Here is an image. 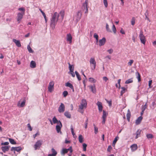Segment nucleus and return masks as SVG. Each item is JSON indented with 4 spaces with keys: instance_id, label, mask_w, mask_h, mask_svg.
<instances>
[{
    "instance_id": "f257e3e1",
    "label": "nucleus",
    "mask_w": 156,
    "mask_h": 156,
    "mask_svg": "<svg viewBox=\"0 0 156 156\" xmlns=\"http://www.w3.org/2000/svg\"><path fill=\"white\" fill-rule=\"evenodd\" d=\"M59 15L57 12L54 13L51 19L50 27L52 29L55 28V26L58 20Z\"/></svg>"
},
{
    "instance_id": "f03ea898",
    "label": "nucleus",
    "mask_w": 156,
    "mask_h": 156,
    "mask_svg": "<svg viewBox=\"0 0 156 156\" xmlns=\"http://www.w3.org/2000/svg\"><path fill=\"white\" fill-rule=\"evenodd\" d=\"M87 103L85 99H83L81 102L80 105L79 106V109L83 110L87 107Z\"/></svg>"
},
{
    "instance_id": "7ed1b4c3",
    "label": "nucleus",
    "mask_w": 156,
    "mask_h": 156,
    "mask_svg": "<svg viewBox=\"0 0 156 156\" xmlns=\"http://www.w3.org/2000/svg\"><path fill=\"white\" fill-rule=\"evenodd\" d=\"M139 37L141 42L143 44H145L146 39L145 36L143 34V31L142 30H140V31Z\"/></svg>"
},
{
    "instance_id": "20e7f679",
    "label": "nucleus",
    "mask_w": 156,
    "mask_h": 156,
    "mask_svg": "<svg viewBox=\"0 0 156 156\" xmlns=\"http://www.w3.org/2000/svg\"><path fill=\"white\" fill-rule=\"evenodd\" d=\"M43 141L41 140H39L37 141L34 145V147L35 150L37 149H39L42 144Z\"/></svg>"
},
{
    "instance_id": "39448f33",
    "label": "nucleus",
    "mask_w": 156,
    "mask_h": 156,
    "mask_svg": "<svg viewBox=\"0 0 156 156\" xmlns=\"http://www.w3.org/2000/svg\"><path fill=\"white\" fill-rule=\"evenodd\" d=\"M82 16V13L80 11H78L76 15L74 16L73 20L75 19L76 21H79L81 19Z\"/></svg>"
},
{
    "instance_id": "423d86ee",
    "label": "nucleus",
    "mask_w": 156,
    "mask_h": 156,
    "mask_svg": "<svg viewBox=\"0 0 156 156\" xmlns=\"http://www.w3.org/2000/svg\"><path fill=\"white\" fill-rule=\"evenodd\" d=\"M25 103L26 100L25 99H23V101H22L20 100L18 102L17 106L20 108L23 107L25 105Z\"/></svg>"
},
{
    "instance_id": "0eeeda50",
    "label": "nucleus",
    "mask_w": 156,
    "mask_h": 156,
    "mask_svg": "<svg viewBox=\"0 0 156 156\" xmlns=\"http://www.w3.org/2000/svg\"><path fill=\"white\" fill-rule=\"evenodd\" d=\"M54 83L53 81H51L49 83L48 89L50 92H51L52 90L54 89Z\"/></svg>"
},
{
    "instance_id": "6e6552de",
    "label": "nucleus",
    "mask_w": 156,
    "mask_h": 156,
    "mask_svg": "<svg viewBox=\"0 0 156 156\" xmlns=\"http://www.w3.org/2000/svg\"><path fill=\"white\" fill-rule=\"evenodd\" d=\"M62 127V124L60 121H59V123L56 126V130L58 133H61V129Z\"/></svg>"
},
{
    "instance_id": "1a4fd4ad",
    "label": "nucleus",
    "mask_w": 156,
    "mask_h": 156,
    "mask_svg": "<svg viewBox=\"0 0 156 156\" xmlns=\"http://www.w3.org/2000/svg\"><path fill=\"white\" fill-rule=\"evenodd\" d=\"M90 64L94 65V68L91 67L92 70H94L96 66V62L94 58H91L90 59Z\"/></svg>"
},
{
    "instance_id": "9d476101",
    "label": "nucleus",
    "mask_w": 156,
    "mask_h": 156,
    "mask_svg": "<svg viewBox=\"0 0 156 156\" xmlns=\"http://www.w3.org/2000/svg\"><path fill=\"white\" fill-rule=\"evenodd\" d=\"M24 14L23 13L19 12L17 16V20L19 21V23H20L21 19L23 18V15Z\"/></svg>"
},
{
    "instance_id": "9b49d317",
    "label": "nucleus",
    "mask_w": 156,
    "mask_h": 156,
    "mask_svg": "<svg viewBox=\"0 0 156 156\" xmlns=\"http://www.w3.org/2000/svg\"><path fill=\"white\" fill-rule=\"evenodd\" d=\"M65 111V105L62 103H61L58 108V111L60 112H63Z\"/></svg>"
},
{
    "instance_id": "f8f14e48",
    "label": "nucleus",
    "mask_w": 156,
    "mask_h": 156,
    "mask_svg": "<svg viewBox=\"0 0 156 156\" xmlns=\"http://www.w3.org/2000/svg\"><path fill=\"white\" fill-rule=\"evenodd\" d=\"M103 114L102 117L103 120L102 121V123L104 124L105 122L106 118L108 115V113H106V112L104 110L103 111Z\"/></svg>"
},
{
    "instance_id": "ddd939ff",
    "label": "nucleus",
    "mask_w": 156,
    "mask_h": 156,
    "mask_svg": "<svg viewBox=\"0 0 156 156\" xmlns=\"http://www.w3.org/2000/svg\"><path fill=\"white\" fill-rule=\"evenodd\" d=\"M66 40L67 41L69 42V44L72 42V37L71 34H68L66 35Z\"/></svg>"
},
{
    "instance_id": "4468645a",
    "label": "nucleus",
    "mask_w": 156,
    "mask_h": 156,
    "mask_svg": "<svg viewBox=\"0 0 156 156\" xmlns=\"http://www.w3.org/2000/svg\"><path fill=\"white\" fill-rule=\"evenodd\" d=\"M106 42V39L105 37H103L101 39L99 40V45L100 46L103 45L105 44Z\"/></svg>"
},
{
    "instance_id": "2eb2a0df",
    "label": "nucleus",
    "mask_w": 156,
    "mask_h": 156,
    "mask_svg": "<svg viewBox=\"0 0 156 156\" xmlns=\"http://www.w3.org/2000/svg\"><path fill=\"white\" fill-rule=\"evenodd\" d=\"M97 105L98 106L99 112H102L103 109V106L101 102L98 101L97 103Z\"/></svg>"
},
{
    "instance_id": "dca6fc26",
    "label": "nucleus",
    "mask_w": 156,
    "mask_h": 156,
    "mask_svg": "<svg viewBox=\"0 0 156 156\" xmlns=\"http://www.w3.org/2000/svg\"><path fill=\"white\" fill-rule=\"evenodd\" d=\"M22 150V147H11V150L12 151L19 152Z\"/></svg>"
},
{
    "instance_id": "f3484780",
    "label": "nucleus",
    "mask_w": 156,
    "mask_h": 156,
    "mask_svg": "<svg viewBox=\"0 0 156 156\" xmlns=\"http://www.w3.org/2000/svg\"><path fill=\"white\" fill-rule=\"evenodd\" d=\"M88 2V0H85V2L84 3L82 6V9L83 10H84L86 9L87 8V5Z\"/></svg>"
},
{
    "instance_id": "a211bd4d",
    "label": "nucleus",
    "mask_w": 156,
    "mask_h": 156,
    "mask_svg": "<svg viewBox=\"0 0 156 156\" xmlns=\"http://www.w3.org/2000/svg\"><path fill=\"white\" fill-rule=\"evenodd\" d=\"M90 88L91 89V91L94 93H95L96 92V89L95 84L93 85L89 86Z\"/></svg>"
},
{
    "instance_id": "6ab92c4d",
    "label": "nucleus",
    "mask_w": 156,
    "mask_h": 156,
    "mask_svg": "<svg viewBox=\"0 0 156 156\" xmlns=\"http://www.w3.org/2000/svg\"><path fill=\"white\" fill-rule=\"evenodd\" d=\"M9 147H10V146H3L1 147V149L5 153L6 151H7L9 150Z\"/></svg>"
},
{
    "instance_id": "aec40b11",
    "label": "nucleus",
    "mask_w": 156,
    "mask_h": 156,
    "mask_svg": "<svg viewBox=\"0 0 156 156\" xmlns=\"http://www.w3.org/2000/svg\"><path fill=\"white\" fill-rule=\"evenodd\" d=\"M51 151L52 153L48 154V156H55L56 155L57 153L54 148L51 149Z\"/></svg>"
},
{
    "instance_id": "412c9836",
    "label": "nucleus",
    "mask_w": 156,
    "mask_h": 156,
    "mask_svg": "<svg viewBox=\"0 0 156 156\" xmlns=\"http://www.w3.org/2000/svg\"><path fill=\"white\" fill-rule=\"evenodd\" d=\"M13 41L16 44V45L18 47H21V44L20 41L19 40H17L15 39H13Z\"/></svg>"
},
{
    "instance_id": "4be33fe9",
    "label": "nucleus",
    "mask_w": 156,
    "mask_h": 156,
    "mask_svg": "<svg viewBox=\"0 0 156 156\" xmlns=\"http://www.w3.org/2000/svg\"><path fill=\"white\" fill-rule=\"evenodd\" d=\"M143 117L141 116H139L136 121V125H138L140 124L142 120V119Z\"/></svg>"
},
{
    "instance_id": "5701e85b",
    "label": "nucleus",
    "mask_w": 156,
    "mask_h": 156,
    "mask_svg": "<svg viewBox=\"0 0 156 156\" xmlns=\"http://www.w3.org/2000/svg\"><path fill=\"white\" fill-rule=\"evenodd\" d=\"M30 67L31 68H35L36 67V63L34 61H32L30 63Z\"/></svg>"
},
{
    "instance_id": "b1692460",
    "label": "nucleus",
    "mask_w": 156,
    "mask_h": 156,
    "mask_svg": "<svg viewBox=\"0 0 156 156\" xmlns=\"http://www.w3.org/2000/svg\"><path fill=\"white\" fill-rule=\"evenodd\" d=\"M131 116V113L129 109H128L127 111V113L126 114V118L127 120L129 122L130 120V118Z\"/></svg>"
},
{
    "instance_id": "393cba45",
    "label": "nucleus",
    "mask_w": 156,
    "mask_h": 156,
    "mask_svg": "<svg viewBox=\"0 0 156 156\" xmlns=\"http://www.w3.org/2000/svg\"><path fill=\"white\" fill-rule=\"evenodd\" d=\"M120 88L122 89V90L121 91L120 95L122 96L127 90V89L123 87H121Z\"/></svg>"
},
{
    "instance_id": "a878e982",
    "label": "nucleus",
    "mask_w": 156,
    "mask_h": 156,
    "mask_svg": "<svg viewBox=\"0 0 156 156\" xmlns=\"http://www.w3.org/2000/svg\"><path fill=\"white\" fill-rule=\"evenodd\" d=\"M68 64L69 66V68L70 72H73L74 69L73 65H71L69 62L68 63Z\"/></svg>"
},
{
    "instance_id": "bb28decb",
    "label": "nucleus",
    "mask_w": 156,
    "mask_h": 156,
    "mask_svg": "<svg viewBox=\"0 0 156 156\" xmlns=\"http://www.w3.org/2000/svg\"><path fill=\"white\" fill-rule=\"evenodd\" d=\"M131 147L132 151H135L137 149V146L136 144H134L131 146Z\"/></svg>"
},
{
    "instance_id": "cd10ccee",
    "label": "nucleus",
    "mask_w": 156,
    "mask_h": 156,
    "mask_svg": "<svg viewBox=\"0 0 156 156\" xmlns=\"http://www.w3.org/2000/svg\"><path fill=\"white\" fill-rule=\"evenodd\" d=\"M141 130H140V129H138L136 133V136L135 137L136 139L138 137L140 136V135L141 133Z\"/></svg>"
},
{
    "instance_id": "c85d7f7f",
    "label": "nucleus",
    "mask_w": 156,
    "mask_h": 156,
    "mask_svg": "<svg viewBox=\"0 0 156 156\" xmlns=\"http://www.w3.org/2000/svg\"><path fill=\"white\" fill-rule=\"evenodd\" d=\"M136 78L138 79V81L139 82L141 81L140 75L139 72H136Z\"/></svg>"
},
{
    "instance_id": "c756f323",
    "label": "nucleus",
    "mask_w": 156,
    "mask_h": 156,
    "mask_svg": "<svg viewBox=\"0 0 156 156\" xmlns=\"http://www.w3.org/2000/svg\"><path fill=\"white\" fill-rule=\"evenodd\" d=\"M52 121L54 123H59V121H60V120H58L55 117H54L52 119Z\"/></svg>"
},
{
    "instance_id": "7c9ffc66",
    "label": "nucleus",
    "mask_w": 156,
    "mask_h": 156,
    "mask_svg": "<svg viewBox=\"0 0 156 156\" xmlns=\"http://www.w3.org/2000/svg\"><path fill=\"white\" fill-rule=\"evenodd\" d=\"M78 139L80 143H83V137L81 135H79L78 137Z\"/></svg>"
},
{
    "instance_id": "2f4dec72",
    "label": "nucleus",
    "mask_w": 156,
    "mask_h": 156,
    "mask_svg": "<svg viewBox=\"0 0 156 156\" xmlns=\"http://www.w3.org/2000/svg\"><path fill=\"white\" fill-rule=\"evenodd\" d=\"M119 139V137L118 136H117L115 138L112 143V146L114 147H115V144H116L117 141Z\"/></svg>"
},
{
    "instance_id": "473e14b6",
    "label": "nucleus",
    "mask_w": 156,
    "mask_h": 156,
    "mask_svg": "<svg viewBox=\"0 0 156 156\" xmlns=\"http://www.w3.org/2000/svg\"><path fill=\"white\" fill-rule=\"evenodd\" d=\"M39 10L40 11V12L42 13V15H43V16L45 19V22H46V23L47 21V20L46 18V15L45 14V13L41 9H40Z\"/></svg>"
},
{
    "instance_id": "72a5a7b5",
    "label": "nucleus",
    "mask_w": 156,
    "mask_h": 156,
    "mask_svg": "<svg viewBox=\"0 0 156 156\" xmlns=\"http://www.w3.org/2000/svg\"><path fill=\"white\" fill-rule=\"evenodd\" d=\"M65 115L68 118H71V115L69 112H66L64 113Z\"/></svg>"
},
{
    "instance_id": "f704fd0d",
    "label": "nucleus",
    "mask_w": 156,
    "mask_h": 156,
    "mask_svg": "<svg viewBox=\"0 0 156 156\" xmlns=\"http://www.w3.org/2000/svg\"><path fill=\"white\" fill-rule=\"evenodd\" d=\"M9 142L12 144H16V142L14 140V139H12L9 138Z\"/></svg>"
},
{
    "instance_id": "c9c22d12",
    "label": "nucleus",
    "mask_w": 156,
    "mask_h": 156,
    "mask_svg": "<svg viewBox=\"0 0 156 156\" xmlns=\"http://www.w3.org/2000/svg\"><path fill=\"white\" fill-rule=\"evenodd\" d=\"M75 73L78 80L79 81L81 80V79L80 77V76L79 74L78 73L77 71H76L75 72Z\"/></svg>"
},
{
    "instance_id": "e433bc0d",
    "label": "nucleus",
    "mask_w": 156,
    "mask_h": 156,
    "mask_svg": "<svg viewBox=\"0 0 156 156\" xmlns=\"http://www.w3.org/2000/svg\"><path fill=\"white\" fill-rule=\"evenodd\" d=\"M59 14L62 17V19L63 20L64 18V14H65V12L64 10H61L60 12L59 13Z\"/></svg>"
},
{
    "instance_id": "4c0bfd02",
    "label": "nucleus",
    "mask_w": 156,
    "mask_h": 156,
    "mask_svg": "<svg viewBox=\"0 0 156 156\" xmlns=\"http://www.w3.org/2000/svg\"><path fill=\"white\" fill-rule=\"evenodd\" d=\"M65 85L66 87H68L70 88H72L73 87V85L69 82H67L66 83Z\"/></svg>"
},
{
    "instance_id": "58836bf2",
    "label": "nucleus",
    "mask_w": 156,
    "mask_h": 156,
    "mask_svg": "<svg viewBox=\"0 0 156 156\" xmlns=\"http://www.w3.org/2000/svg\"><path fill=\"white\" fill-rule=\"evenodd\" d=\"M136 19L134 17H133L132 18L131 21V25L133 26L135 24V22Z\"/></svg>"
},
{
    "instance_id": "ea45409f",
    "label": "nucleus",
    "mask_w": 156,
    "mask_h": 156,
    "mask_svg": "<svg viewBox=\"0 0 156 156\" xmlns=\"http://www.w3.org/2000/svg\"><path fill=\"white\" fill-rule=\"evenodd\" d=\"M133 82L132 78L129 79L128 80H126L125 82V83L126 84H128L132 83Z\"/></svg>"
},
{
    "instance_id": "a19ab883",
    "label": "nucleus",
    "mask_w": 156,
    "mask_h": 156,
    "mask_svg": "<svg viewBox=\"0 0 156 156\" xmlns=\"http://www.w3.org/2000/svg\"><path fill=\"white\" fill-rule=\"evenodd\" d=\"M27 49L30 53H32L33 52V51L29 45L27 46Z\"/></svg>"
},
{
    "instance_id": "79ce46f5",
    "label": "nucleus",
    "mask_w": 156,
    "mask_h": 156,
    "mask_svg": "<svg viewBox=\"0 0 156 156\" xmlns=\"http://www.w3.org/2000/svg\"><path fill=\"white\" fill-rule=\"evenodd\" d=\"M89 81L91 82L95 83L96 82V80L93 78L90 77L89 79Z\"/></svg>"
},
{
    "instance_id": "37998d69",
    "label": "nucleus",
    "mask_w": 156,
    "mask_h": 156,
    "mask_svg": "<svg viewBox=\"0 0 156 156\" xmlns=\"http://www.w3.org/2000/svg\"><path fill=\"white\" fill-rule=\"evenodd\" d=\"M68 152L65 148L63 149L61 151V154L64 155L65 154L67 153Z\"/></svg>"
},
{
    "instance_id": "c03bdc74",
    "label": "nucleus",
    "mask_w": 156,
    "mask_h": 156,
    "mask_svg": "<svg viewBox=\"0 0 156 156\" xmlns=\"http://www.w3.org/2000/svg\"><path fill=\"white\" fill-rule=\"evenodd\" d=\"M147 137V138L151 139L153 138V136L151 134H147L146 135Z\"/></svg>"
},
{
    "instance_id": "a18cd8bd",
    "label": "nucleus",
    "mask_w": 156,
    "mask_h": 156,
    "mask_svg": "<svg viewBox=\"0 0 156 156\" xmlns=\"http://www.w3.org/2000/svg\"><path fill=\"white\" fill-rule=\"evenodd\" d=\"M103 3L105 7L107 8L108 5L107 0H103Z\"/></svg>"
},
{
    "instance_id": "49530a36",
    "label": "nucleus",
    "mask_w": 156,
    "mask_h": 156,
    "mask_svg": "<svg viewBox=\"0 0 156 156\" xmlns=\"http://www.w3.org/2000/svg\"><path fill=\"white\" fill-rule=\"evenodd\" d=\"M112 30L113 31V32L114 34H115L116 33V28L115 27V26L114 25H113L112 27Z\"/></svg>"
},
{
    "instance_id": "de8ad7c7",
    "label": "nucleus",
    "mask_w": 156,
    "mask_h": 156,
    "mask_svg": "<svg viewBox=\"0 0 156 156\" xmlns=\"http://www.w3.org/2000/svg\"><path fill=\"white\" fill-rule=\"evenodd\" d=\"M64 97H66L68 94V92L67 91H64L62 94Z\"/></svg>"
},
{
    "instance_id": "09e8293b",
    "label": "nucleus",
    "mask_w": 156,
    "mask_h": 156,
    "mask_svg": "<svg viewBox=\"0 0 156 156\" xmlns=\"http://www.w3.org/2000/svg\"><path fill=\"white\" fill-rule=\"evenodd\" d=\"M66 149L67 151L68 152L69 151L70 153H72L73 152V150L71 146L69 148Z\"/></svg>"
},
{
    "instance_id": "8fccbe9b",
    "label": "nucleus",
    "mask_w": 156,
    "mask_h": 156,
    "mask_svg": "<svg viewBox=\"0 0 156 156\" xmlns=\"http://www.w3.org/2000/svg\"><path fill=\"white\" fill-rule=\"evenodd\" d=\"M83 151H86L87 145L85 143H83Z\"/></svg>"
},
{
    "instance_id": "3c124183",
    "label": "nucleus",
    "mask_w": 156,
    "mask_h": 156,
    "mask_svg": "<svg viewBox=\"0 0 156 156\" xmlns=\"http://www.w3.org/2000/svg\"><path fill=\"white\" fill-rule=\"evenodd\" d=\"M18 10L20 11H22V12L21 13H24L25 11V9L23 8H20L18 9Z\"/></svg>"
},
{
    "instance_id": "603ef678",
    "label": "nucleus",
    "mask_w": 156,
    "mask_h": 156,
    "mask_svg": "<svg viewBox=\"0 0 156 156\" xmlns=\"http://www.w3.org/2000/svg\"><path fill=\"white\" fill-rule=\"evenodd\" d=\"M106 29L109 32H111V30L109 28V26L108 24L107 23L106 24Z\"/></svg>"
},
{
    "instance_id": "864d4df0",
    "label": "nucleus",
    "mask_w": 156,
    "mask_h": 156,
    "mask_svg": "<svg viewBox=\"0 0 156 156\" xmlns=\"http://www.w3.org/2000/svg\"><path fill=\"white\" fill-rule=\"evenodd\" d=\"M134 61L133 60H130L129 62H128V64L129 66H131L133 62Z\"/></svg>"
},
{
    "instance_id": "5fc2aeb1",
    "label": "nucleus",
    "mask_w": 156,
    "mask_h": 156,
    "mask_svg": "<svg viewBox=\"0 0 156 156\" xmlns=\"http://www.w3.org/2000/svg\"><path fill=\"white\" fill-rule=\"evenodd\" d=\"M147 103H145V104L144 105L142 108V110L145 111L147 107Z\"/></svg>"
},
{
    "instance_id": "6e6d98bb",
    "label": "nucleus",
    "mask_w": 156,
    "mask_h": 156,
    "mask_svg": "<svg viewBox=\"0 0 156 156\" xmlns=\"http://www.w3.org/2000/svg\"><path fill=\"white\" fill-rule=\"evenodd\" d=\"M27 126L28 130L30 131H31L32 130V128L30 126V124L28 123L27 124Z\"/></svg>"
},
{
    "instance_id": "4d7b16f0",
    "label": "nucleus",
    "mask_w": 156,
    "mask_h": 156,
    "mask_svg": "<svg viewBox=\"0 0 156 156\" xmlns=\"http://www.w3.org/2000/svg\"><path fill=\"white\" fill-rule=\"evenodd\" d=\"M112 147L111 146L109 145L108 146V148H107V151L108 152H110L111 150L112 149Z\"/></svg>"
},
{
    "instance_id": "13d9d810",
    "label": "nucleus",
    "mask_w": 156,
    "mask_h": 156,
    "mask_svg": "<svg viewBox=\"0 0 156 156\" xmlns=\"http://www.w3.org/2000/svg\"><path fill=\"white\" fill-rule=\"evenodd\" d=\"M71 132L73 136H74L75 135V133L74 132L73 129V126L72 125L71 126Z\"/></svg>"
},
{
    "instance_id": "bf43d9fd",
    "label": "nucleus",
    "mask_w": 156,
    "mask_h": 156,
    "mask_svg": "<svg viewBox=\"0 0 156 156\" xmlns=\"http://www.w3.org/2000/svg\"><path fill=\"white\" fill-rule=\"evenodd\" d=\"M94 130L95 133L96 134L98 133V128H97L96 126H95L94 128Z\"/></svg>"
},
{
    "instance_id": "052dcab7",
    "label": "nucleus",
    "mask_w": 156,
    "mask_h": 156,
    "mask_svg": "<svg viewBox=\"0 0 156 156\" xmlns=\"http://www.w3.org/2000/svg\"><path fill=\"white\" fill-rule=\"evenodd\" d=\"M9 143L8 142H6L4 143H2L1 145H6L9 144Z\"/></svg>"
},
{
    "instance_id": "680f3d73",
    "label": "nucleus",
    "mask_w": 156,
    "mask_h": 156,
    "mask_svg": "<svg viewBox=\"0 0 156 156\" xmlns=\"http://www.w3.org/2000/svg\"><path fill=\"white\" fill-rule=\"evenodd\" d=\"M94 37L96 39H98V36L96 33H94Z\"/></svg>"
},
{
    "instance_id": "e2e57ef3",
    "label": "nucleus",
    "mask_w": 156,
    "mask_h": 156,
    "mask_svg": "<svg viewBox=\"0 0 156 156\" xmlns=\"http://www.w3.org/2000/svg\"><path fill=\"white\" fill-rule=\"evenodd\" d=\"M152 83V80H150L149 81L148 85L149 86V87L150 88H151L152 87L151 86V84Z\"/></svg>"
},
{
    "instance_id": "0e129e2a",
    "label": "nucleus",
    "mask_w": 156,
    "mask_h": 156,
    "mask_svg": "<svg viewBox=\"0 0 156 156\" xmlns=\"http://www.w3.org/2000/svg\"><path fill=\"white\" fill-rule=\"evenodd\" d=\"M107 51H108V53L109 54H111L113 52V50H112V49H111L108 50Z\"/></svg>"
},
{
    "instance_id": "69168bd1",
    "label": "nucleus",
    "mask_w": 156,
    "mask_h": 156,
    "mask_svg": "<svg viewBox=\"0 0 156 156\" xmlns=\"http://www.w3.org/2000/svg\"><path fill=\"white\" fill-rule=\"evenodd\" d=\"M103 79L105 81V82H106L108 80V78L105 76L103 77Z\"/></svg>"
},
{
    "instance_id": "338daca9",
    "label": "nucleus",
    "mask_w": 156,
    "mask_h": 156,
    "mask_svg": "<svg viewBox=\"0 0 156 156\" xmlns=\"http://www.w3.org/2000/svg\"><path fill=\"white\" fill-rule=\"evenodd\" d=\"M120 32L122 34H125V32L122 28L121 29V30H120Z\"/></svg>"
},
{
    "instance_id": "774afa93",
    "label": "nucleus",
    "mask_w": 156,
    "mask_h": 156,
    "mask_svg": "<svg viewBox=\"0 0 156 156\" xmlns=\"http://www.w3.org/2000/svg\"><path fill=\"white\" fill-rule=\"evenodd\" d=\"M39 135V133H36L35 134H34V135H33V137L34 138H35L37 136V135Z\"/></svg>"
}]
</instances>
